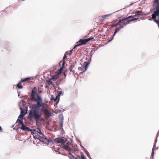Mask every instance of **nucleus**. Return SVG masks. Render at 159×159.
I'll return each mask as SVG.
<instances>
[{
    "mask_svg": "<svg viewBox=\"0 0 159 159\" xmlns=\"http://www.w3.org/2000/svg\"><path fill=\"white\" fill-rule=\"evenodd\" d=\"M31 100L36 102V104L32 105L29 110L28 119L30 121L34 119L36 123L39 122L41 117L42 113L40 111V107L43 106L42 99L41 96L37 93V89L34 87L31 91L30 96Z\"/></svg>",
    "mask_w": 159,
    "mask_h": 159,
    "instance_id": "obj_1",
    "label": "nucleus"
},
{
    "mask_svg": "<svg viewBox=\"0 0 159 159\" xmlns=\"http://www.w3.org/2000/svg\"><path fill=\"white\" fill-rule=\"evenodd\" d=\"M66 139H64L60 138H58L54 139V143L57 144L60 143L61 147L69 152L68 155L69 157L71 156L72 157H74V156L70 152L74 151L75 149V146H74L73 144L69 142L66 143Z\"/></svg>",
    "mask_w": 159,
    "mask_h": 159,
    "instance_id": "obj_2",
    "label": "nucleus"
},
{
    "mask_svg": "<svg viewBox=\"0 0 159 159\" xmlns=\"http://www.w3.org/2000/svg\"><path fill=\"white\" fill-rule=\"evenodd\" d=\"M139 18L138 15L131 16L126 18L120 20L119 22L120 28H123L127 25L129 24L132 21L136 20Z\"/></svg>",
    "mask_w": 159,
    "mask_h": 159,
    "instance_id": "obj_3",
    "label": "nucleus"
},
{
    "mask_svg": "<svg viewBox=\"0 0 159 159\" xmlns=\"http://www.w3.org/2000/svg\"><path fill=\"white\" fill-rule=\"evenodd\" d=\"M93 39L94 38L90 37L85 39H80L78 42H77V44L74 46V48L71 50H70L69 51V55L70 56L71 55L73 49H75L76 47L80 46L82 44H85L87 43L89 41Z\"/></svg>",
    "mask_w": 159,
    "mask_h": 159,
    "instance_id": "obj_4",
    "label": "nucleus"
},
{
    "mask_svg": "<svg viewBox=\"0 0 159 159\" xmlns=\"http://www.w3.org/2000/svg\"><path fill=\"white\" fill-rule=\"evenodd\" d=\"M65 64V63L64 61L62 63V65L60 68L56 72V74H57L56 75H54L52 77L51 79H53V80H55L57 79L59 77L58 75L59 74H61L62 70L63 69V68L64 67V65Z\"/></svg>",
    "mask_w": 159,
    "mask_h": 159,
    "instance_id": "obj_5",
    "label": "nucleus"
},
{
    "mask_svg": "<svg viewBox=\"0 0 159 159\" xmlns=\"http://www.w3.org/2000/svg\"><path fill=\"white\" fill-rule=\"evenodd\" d=\"M38 139L41 141H43L45 143H50L51 142V140L47 138L46 136L43 134H40L39 136Z\"/></svg>",
    "mask_w": 159,
    "mask_h": 159,
    "instance_id": "obj_6",
    "label": "nucleus"
},
{
    "mask_svg": "<svg viewBox=\"0 0 159 159\" xmlns=\"http://www.w3.org/2000/svg\"><path fill=\"white\" fill-rule=\"evenodd\" d=\"M33 80L32 77H27L26 78L21 79V80L20 81V84H21L23 82H30L31 80Z\"/></svg>",
    "mask_w": 159,
    "mask_h": 159,
    "instance_id": "obj_7",
    "label": "nucleus"
},
{
    "mask_svg": "<svg viewBox=\"0 0 159 159\" xmlns=\"http://www.w3.org/2000/svg\"><path fill=\"white\" fill-rule=\"evenodd\" d=\"M22 125V126L20 128L22 129L23 130H26L28 131H30V130H31V129H30L29 127L26 126L23 124Z\"/></svg>",
    "mask_w": 159,
    "mask_h": 159,
    "instance_id": "obj_8",
    "label": "nucleus"
},
{
    "mask_svg": "<svg viewBox=\"0 0 159 159\" xmlns=\"http://www.w3.org/2000/svg\"><path fill=\"white\" fill-rule=\"evenodd\" d=\"M89 62H84V64H83V66H81V68L82 69H83V68L84 69V71H85L86 70V69H87V66H88V65H89Z\"/></svg>",
    "mask_w": 159,
    "mask_h": 159,
    "instance_id": "obj_9",
    "label": "nucleus"
},
{
    "mask_svg": "<svg viewBox=\"0 0 159 159\" xmlns=\"http://www.w3.org/2000/svg\"><path fill=\"white\" fill-rule=\"evenodd\" d=\"M43 111H44V114L45 116H50V112H49V111L48 110H47L46 109H44L43 110Z\"/></svg>",
    "mask_w": 159,
    "mask_h": 159,
    "instance_id": "obj_10",
    "label": "nucleus"
},
{
    "mask_svg": "<svg viewBox=\"0 0 159 159\" xmlns=\"http://www.w3.org/2000/svg\"><path fill=\"white\" fill-rule=\"evenodd\" d=\"M111 14H107L104 16H100V17H101L102 18V20L103 21L106 18V17L109 16H111Z\"/></svg>",
    "mask_w": 159,
    "mask_h": 159,
    "instance_id": "obj_11",
    "label": "nucleus"
},
{
    "mask_svg": "<svg viewBox=\"0 0 159 159\" xmlns=\"http://www.w3.org/2000/svg\"><path fill=\"white\" fill-rule=\"evenodd\" d=\"M20 109L21 110V114H20L19 116V117L18 118H20V119H23V113H24V112H23V111H22V108H20Z\"/></svg>",
    "mask_w": 159,
    "mask_h": 159,
    "instance_id": "obj_12",
    "label": "nucleus"
},
{
    "mask_svg": "<svg viewBox=\"0 0 159 159\" xmlns=\"http://www.w3.org/2000/svg\"><path fill=\"white\" fill-rule=\"evenodd\" d=\"M120 29H121V28H120V27H119V28H116L115 30V32H114V34L112 35V36H115V35L116 34L117 32H118V31H119V30H120Z\"/></svg>",
    "mask_w": 159,
    "mask_h": 159,
    "instance_id": "obj_13",
    "label": "nucleus"
},
{
    "mask_svg": "<svg viewBox=\"0 0 159 159\" xmlns=\"http://www.w3.org/2000/svg\"><path fill=\"white\" fill-rule=\"evenodd\" d=\"M67 56L66 55V54H65V55H64V57H63V61H61L60 62V63H59V64L60 65L61 63H62H62H63V62L64 61L65 63V61H64V60L65 59H66V58H67Z\"/></svg>",
    "mask_w": 159,
    "mask_h": 159,
    "instance_id": "obj_14",
    "label": "nucleus"
},
{
    "mask_svg": "<svg viewBox=\"0 0 159 159\" xmlns=\"http://www.w3.org/2000/svg\"><path fill=\"white\" fill-rule=\"evenodd\" d=\"M16 123H20L21 125L24 124V123L22 121L18 119L16 121Z\"/></svg>",
    "mask_w": 159,
    "mask_h": 159,
    "instance_id": "obj_15",
    "label": "nucleus"
},
{
    "mask_svg": "<svg viewBox=\"0 0 159 159\" xmlns=\"http://www.w3.org/2000/svg\"><path fill=\"white\" fill-rule=\"evenodd\" d=\"M31 131V134H35L37 133V131L34 129H31L30 130Z\"/></svg>",
    "mask_w": 159,
    "mask_h": 159,
    "instance_id": "obj_16",
    "label": "nucleus"
},
{
    "mask_svg": "<svg viewBox=\"0 0 159 159\" xmlns=\"http://www.w3.org/2000/svg\"><path fill=\"white\" fill-rule=\"evenodd\" d=\"M21 84H20L19 83V84H17V87H18V88L20 89H22L23 88V87L22 85Z\"/></svg>",
    "mask_w": 159,
    "mask_h": 159,
    "instance_id": "obj_17",
    "label": "nucleus"
},
{
    "mask_svg": "<svg viewBox=\"0 0 159 159\" xmlns=\"http://www.w3.org/2000/svg\"><path fill=\"white\" fill-rule=\"evenodd\" d=\"M154 22H155L158 25L159 27V20H157L156 18L155 19H153Z\"/></svg>",
    "mask_w": 159,
    "mask_h": 159,
    "instance_id": "obj_18",
    "label": "nucleus"
},
{
    "mask_svg": "<svg viewBox=\"0 0 159 159\" xmlns=\"http://www.w3.org/2000/svg\"><path fill=\"white\" fill-rule=\"evenodd\" d=\"M80 157H81V159H86L85 158V157L84 156L83 153H81Z\"/></svg>",
    "mask_w": 159,
    "mask_h": 159,
    "instance_id": "obj_19",
    "label": "nucleus"
},
{
    "mask_svg": "<svg viewBox=\"0 0 159 159\" xmlns=\"http://www.w3.org/2000/svg\"><path fill=\"white\" fill-rule=\"evenodd\" d=\"M36 134H37L38 136L40 134H43L41 132V130H39V131H37V133Z\"/></svg>",
    "mask_w": 159,
    "mask_h": 159,
    "instance_id": "obj_20",
    "label": "nucleus"
},
{
    "mask_svg": "<svg viewBox=\"0 0 159 159\" xmlns=\"http://www.w3.org/2000/svg\"><path fill=\"white\" fill-rule=\"evenodd\" d=\"M75 66V65H71L69 67V69H73Z\"/></svg>",
    "mask_w": 159,
    "mask_h": 159,
    "instance_id": "obj_21",
    "label": "nucleus"
},
{
    "mask_svg": "<svg viewBox=\"0 0 159 159\" xmlns=\"http://www.w3.org/2000/svg\"><path fill=\"white\" fill-rule=\"evenodd\" d=\"M85 152L86 153V154L87 155L88 157L89 158L90 157V154L89 153V152L87 151H85Z\"/></svg>",
    "mask_w": 159,
    "mask_h": 159,
    "instance_id": "obj_22",
    "label": "nucleus"
},
{
    "mask_svg": "<svg viewBox=\"0 0 159 159\" xmlns=\"http://www.w3.org/2000/svg\"><path fill=\"white\" fill-rule=\"evenodd\" d=\"M119 25V22H118L117 23H116V24L115 25H113L112 27H116V26L117 25Z\"/></svg>",
    "mask_w": 159,
    "mask_h": 159,
    "instance_id": "obj_23",
    "label": "nucleus"
},
{
    "mask_svg": "<svg viewBox=\"0 0 159 159\" xmlns=\"http://www.w3.org/2000/svg\"><path fill=\"white\" fill-rule=\"evenodd\" d=\"M59 97V96H58V95H57L56 96V98L54 99V101H57V99Z\"/></svg>",
    "mask_w": 159,
    "mask_h": 159,
    "instance_id": "obj_24",
    "label": "nucleus"
},
{
    "mask_svg": "<svg viewBox=\"0 0 159 159\" xmlns=\"http://www.w3.org/2000/svg\"><path fill=\"white\" fill-rule=\"evenodd\" d=\"M50 84H52V82L51 81V80H50L48 83V84L49 85Z\"/></svg>",
    "mask_w": 159,
    "mask_h": 159,
    "instance_id": "obj_25",
    "label": "nucleus"
},
{
    "mask_svg": "<svg viewBox=\"0 0 159 159\" xmlns=\"http://www.w3.org/2000/svg\"><path fill=\"white\" fill-rule=\"evenodd\" d=\"M69 70H70V72L71 71V72H73L74 73L75 70H73V69H69Z\"/></svg>",
    "mask_w": 159,
    "mask_h": 159,
    "instance_id": "obj_26",
    "label": "nucleus"
},
{
    "mask_svg": "<svg viewBox=\"0 0 159 159\" xmlns=\"http://www.w3.org/2000/svg\"><path fill=\"white\" fill-rule=\"evenodd\" d=\"M33 137L34 139H38V137H36V135L35 136L34 135H33Z\"/></svg>",
    "mask_w": 159,
    "mask_h": 159,
    "instance_id": "obj_27",
    "label": "nucleus"
},
{
    "mask_svg": "<svg viewBox=\"0 0 159 159\" xmlns=\"http://www.w3.org/2000/svg\"><path fill=\"white\" fill-rule=\"evenodd\" d=\"M69 53V52L67 51L65 52V54L67 55H68Z\"/></svg>",
    "mask_w": 159,
    "mask_h": 159,
    "instance_id": "obj_28",
    "label": "nucleus"
},
{
    "mask_svg": "<svg viewBox=\"0 0 159 159\" xmlns=\"http://www.w3.org/2000/svg\"><path fill=\"white\" fill-rule=\"evenodd\" d=\"M49 85H48H48H46L45 86V87L46 88H49Z\"/></svg>",
    "mask_w": 159,
    "mask_h": 159,
    "instance_id": "obj_29",
    "label": "nucleus"
},
{
    "mask_svg": "<svg viewBox=\"0 0 159 159\" xmlns=\"http://www.w3.org/2000/svg\"><path fill=\"white\" fill-rule=\"evenodd\" d=\"M153 154H154V150H153V148L152 149V156L153 155Z\"/></svg>",
    "mask_w": 159,
    "mask_h": 159,
    "instance_id": "obj_30",
    "label": "nucleus"
},
{
    "mask_svg": "<svg viewBox=\"0 0 159 159\" xmlns=\"http://www.w3.org/2000/svg\"><path fill=\"white\" fill-rule=\"evenodd\" d=\"M63 74H64V75L65 76V77H64V79H65L66 78V75L65 74V72H64L63 73Z\"/></svg>",
    "mask_w": 159,
    "mask_h": 159,
    "instance_id": "obj_31",
    "label": "nucleus"
},
{
    "mask_svg": "<svg viewBox=\"0 0 159 159\" xmlns=\"http://www.w3.org/2000/svg\"><path fill=\"white\" fill-rule=\"evenodd\" d=\"M61 93H61V92L59 93H58V96H60V94H61Z\"/></svg>",
    "mask_w": 159,
    "mask_h": 159,
    "instance_id": "obj_32",
    "label": "nucleus"
},
{
    "mask_svg": "<svg viewBox=\"0 0 159 159\" xmlns=\"http://www.w3.org/2000/svg\"><path fill=\"white\" fill-rule=\"evenodd\" d=\"M59 150V149H57V150H55V151L56 152H57V151H58L57 150Z\"/></svg>",
    "mask_w": 159,
    "mask_h": 159,
    "instance_id": "obj_33",
    "label": "nucleus"
},
{
    "mask_svg": "<svg viewBox=\"0 0 159 159\" xmlns=\"http://www.w3.org/2000/svg\"><path fill=\"white\" fill-rule=\"evenodd\" d=\"M1 130H2V128H1V127L0 126V131H1Z\"/></svg>",
    "mask_w": 159,
    "mask_h": 159,
    "instance_id": "obj_34",
    "label": "nucleus"
},
{
    "mask_svg": "<svg viewBox=\"0 0 159 159\" xmlns=\"http://www.w3.org/2000/svg\"><path fill=\"white\" fill-rule=\"evenodd\" d=\"M60 125H61V126H62V124H61Z\"/></svg>",
    "mask_w": 159,
    "mask_h": 159,
    "instance_id": "obj_35",
    "label": "nucleus"
},
{
    "mask_svg": "<svg viewBox=\"0 0 159 159\" xmlns=\"http://www.w3.org/2000/svg\"><path fill=\"white\" fill-rule=\"evenodd\" d=\"M43 86V85H42L41 86V87H42Z\"/></svg>",
    "mask_w": 159,
    "mask_h": 159,
    "instance_id": "obj_36",
    "label": "nucleus"
}]
</instances>
